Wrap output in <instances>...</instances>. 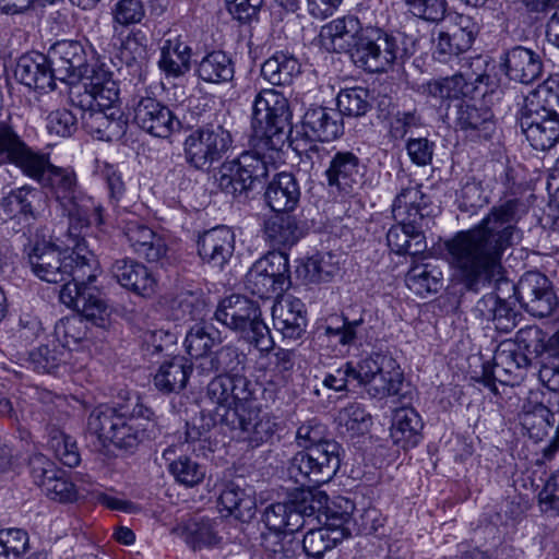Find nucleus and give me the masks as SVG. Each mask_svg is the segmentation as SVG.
<instances>
[{
    "label": "nucleus",
    "mask_w": 559,
    "mask_h": 559,
    "mask_svg": "<svg viewBox=\"0 0 559 559\" xmlns=\"http://www.w3.org/2000/svg\"><path fill=\"white\" fill-rule=\"evenodd\" d=\"M175 449L169 447L163 452V457L170 461L168 469L177 483L193 487L199 485L205 477V467L188 456H179L173 460Z\"/></svg>",
    "instance_id": "obj_45"
},
{
    "label": "nucleus",
    "mask_w": 559,
    "mask_h": 559,
    "mask_svg": "<svg viewBox=\"0 0 559 559\" xmlns=\"http://www.w3.org/2000/svg\"><path fill=\"white\" fill-rule=\"evenodd\" d=\"M386 241L389 248L396 254L416 255L427 248L423 226L406 221L389 229Z\"/></svg>",
    "instance_id": "obj_39"
},
{
    "label": "nucleus",
    "mask_w": 559,
    "mask_h": 559,
    "mask_svg": "<svg viewBox=\"0 0 559 559\" xmlns=\"http://www.w3.org/2000/svg\"><path fill=\"white\" fill-rule=\"evenodd\" d=\"M287 11L296 12L305 3L308 13L314 19L324 20L331 16L343 0H275Z\"/></svg>",
    "instance_id": "obj_60"
},
{
    "label": "nucleus",
    "mask_w": 559,
    "mask_h": 559,
    "mask_svg": "<svg viewBox=\"0 0 559 559\" xmlns=\"http://www.w3.org/2000/svg\"><path fill=\"white\" fill-rule=\"evenodd\" d=\"M265 201L274 212L294 211L300 200V188L293 174H277L267 185Z\"/></svg>",
    "instance_id": "obj_36"
},
{
    "label": "nucleus",
    "mask_w": 559,
    "mask_h": 559,
    "mask_svg": "<svg viewBox=\"0 0 559 559\" xmlns=\"http://www.w3.org/2000/svg\"><path fill=\"white\" fill-rule=\"evenodd\" d=\"M408 12L415 17L430 23H439L445 17L447 0H405Z\"/></svg>",
    "instance_id": "obj_62"
},
{
    "label": "nucleus",
    "mask_w": 559,
    "mask_h": 559,
    "mask_svg": "<svg viewBox=\"0 0 559 559\" xmlns=\"http://www.w3.org/2000/svg\"><path fill=\"white\" fill-rule=\"evenodd\" d=\"M337 424L341 433L350 437L364 435L371 425V416L361 404L350 403L340 411Z\"/></svg>",
    "instance_id": "obj_55"
},
{
    "label": "nucleus",
    "mask_w": 559,
    "mask_h": 559,
    "mask_svg": "<svg viewBox=\"0 0 559 559\" xmlns=\"http://www.w3.org/2000/svg\"><path fill=\"white\" fill-rule=\"evenodd\" d=\"M123 234L134 253L148 262H158L166 257L168 247L165 238L145 224L129 221L124 226Z\"/></svg>",
    "instance_id": "obj_28"
},
{
    "label": "nucleus",
    "mask_w": 559,
    "mask_h": 559,
    "mask_svg": "<svg viewBox=\"0 0 559 559\" xmlns=\"http://www.w3.org/2000/svg\"><path fill=\"white\" fill-rule=\"evenodd\" d=\"M246 357L239 353L238 348L233 345H226L216 350L214 354L209 355L195 365V370L200 374H210L213 372H221L215 376L207 384L206 389L218 378H228L234 380L236 378H247L240 371L245 368Z\"/></svg>",
    "instance_id": "obj_30"
},
{
    "label": "nucleus",
    "mask_w": 559,
    "mask_h": 559,
    "mask_svg": "<svg viewBox=\"0 0 559 559\" xmlns=\"http://www.w3.org/2000/svg\"><path fill=\"white\" fill-rule=\"evenodd\" d=\"M198 78L206 83L222 84L230 82L235 74L231 58L222 50L206 53L195 68Z\"/></svg>",
    "instance_id": "obj_41"
},
{
    "label": "nucleus",
    "mask_w": 559,
    "mask_h": 559,
    "mask_svg": "<svg viewBox=\"0 0 559 559\" xmlns=\"http://www.w3.org/2000/svg\"><path fill=\"white\" fill-rule=\"evenodd\" d=\"M502 60L507 75L513 81L531 84L542 74L540 56L523 46H515L508 50Z\"/></svg>",
    "instance_id": "obj_32"
},
{
    "label": "nucleus",
    "mask_w": 559,
    "mask_h": 559,
    "mask_svg": "<svg viewBox=\"0 0 559 559\" xmlns=\"http://www.w3.org/2000/svg\"><path fill=\"white\" fill-rule=\"evenodd\" d=\"M441 281V271L431 264L414 265L405 276L406 286L420 297L437 293L442 286Z\"/></svg>",
    "instance_id": "obj_44"
},
{
    "label": "nucleus",
    "mask_w": 559,
    "mask_h": 559,
    "mask_svg": "<svg viewBox=\"0 0 559 559\" xmlns=\"http://www.w3.org/2000/svg\"><path fill=\"white\" fill-rule=\"evenodd\" d=\"M304 135H296L292 140V146L301 158H307L311 164L320 162L321 152L324 148L314 143L333 141L343 134L344 126L341 112L326 107H314L306 111L302 120Z\"/></svg>",
    "instance_id": "obj_10"
},
{
    "label": "nucleus",
    "mask_w": 559,
    "mask_h": 559,
    "mask_svg": "<svg viewBox=\"0 0 559 559\" xmlns=\"http://www.w3.org/2000/svg\"><path fill=\"white\" fill-rule=\"evenodd\" d=\"M97 171L106 183L109 201L112 204H118L127 192V186L121 171L117 166L106 162L97 164Z\"/></svg>",
    "instance_id": "obj_64"
},
{
    "label": "nucleus",
    "mask_w": 559,
    "mask_h": 559,
    "mask_svg": "<svg viewBox=\"0 0 559 559\" xmlns=\"http://www.w3.org/2000/svg\"><path fill=\"white\" fill-rule=\"evenodd\" d=\"M300 63L292 53L276 51L261 66V75L273 85L290 84L300 73Z\"/></svg>",
    "instance_id": "obj_42"
},
{
    "label": "nucleus",
    "mask_w": 559,
    "mask_h": 559,
    "mask_svg": "<svg viewBox=\"0 0 559 559\" xmlns=\"http://www.w3.org/2000/svg\"><path fill=\"white\" fill-rule=\"evenodd\" d=\"M92 93L98 109H118L115 104L119 99V88L110 72L98 70L93 71L90 76Z\"/></svg>",
    "instance_id": "obj_52"
},
{
    "label": "nucleus",
    "mask_w": 559,
    "mask_h": 559,
    "mask_svg": "<svg viewBox=\"0 0 559 559\" xmlns=\"http://www.w3.org/2000/svg\"><path fill=\"white\" fill-rule=\"evenodd\" d=\"M10 163L17 166L23 174L39 181L40 183L44 180L48 168L52 166L49 163L47 155L32 151L24 142Z\"/></svg>",
    "instance_id": "obj_54"
},
{
    "label": "nucleus",
    "mask_w": 559,
    "mask_h": 559,
    "mask_svg": "<svg viewBox=\"0 0 559 559\" xmlns=\"http://www.w3.org/2000/svg\"><path fill=\"white\" fill-rule=\"evenodd\" d=\"M222 521L210 518H193L174 528L193 551L217 548L223 544Z\"/></svg>",
    "instance_id": "obj_26"
},
{
    "label": "nucleus",
    "mask_w": 559,
    "mask_h": 559,
    "mask_svg": "<svg viewBox=\"0 0 559 559\" xmlns=\"http://www.w3.org/2000/svg\"><path fill=\"white\" fill-rule=\"evenodd\" d=\"M53 336L67 350V348L76 346L86 338V322L79 314L62 318L55 325Z\"/></svg>",
    "instance_id": "obj_56"
},
{
    "label": "nucleus",
    "mask_w": 559,
    "mask_h": 559,
    "mask_svg": "<svg viewBox=\"0 0 559 559\" xmlns=\"http://www.w3.org/2000/svg\"><path fill=\"white\" fill-rule=\"evenodd\" d=\"M337 111L341 117H360L367 114L370 109L369 92L364 87H354L343 90L338 93L336 98Z\"/></svg>",
    "instance_id": "obj_57"
},
{
    "label": "nucleus",
    "mask_w": 559,
    "mask_h": 559,
    "mask_svg": "<svg viewBox=\"0 0 559 559\" xmlns=\"http://www.w3.org/2000/svg\"><path fill=\"white\" fill-rule=\"evenodd\" d=\"M67 356L64 346L52 340L31 352L29 359L36 371L50 373L66 362Z\"/></svg>",
    "instance_id": "obj_53"
},
{
    "label": "nucleus",
    "mask_w": 559,
    "mask_h": 559,
    "mask_svg": "<svg viewBox=\"0 0 559 559\" xmlns=\"http://www.w3.org/2000/svg\"><path fill=\"white\" fill-rule=\"evenodd\" d=\"M530 364L531 359L525 353L518 350L513 342H501L493 353L492 366L484 365L480 381L485 386L497 391L496 381L509 384L519 380Z\"/></svg>",
    "instance_id": "obj_16"
},
{
    "label": "nucleus",
    "mask_w": 559,
    "mask_h": 559,
    "mask_svg": "<svg viewBox=\"0 0 559 559\" xmlns=\"http://www.w3.org/2000/svg\"><path fill=\"white\" fill-rule=\"evenodd\" d=\"M134 121L142 130L162 139L180 128V121L171 110L150 96L141 97L135 104Z\"/></svg>",
    "instance_id": "obj_22"
},
{
    "label": "nucleus",
    "mask_w": 559,
    "mask_h": 559,
    "mask_svg": "<svg viewBox=\"0 0 559 559\" xmlns=\"http://www.w3.org/2000/svg\"><path fill=\"white\" fill-rule=\"evenodd\" d=\"M245 285L262 299L283 295L290 286L288 255L274 251L257 260L246 275Z\"/></svg>",
    "instance_id": "obj_14"
},
{
    "label": "nucleus",
    "mask_w": 559,
    "mask_h": 559,
    "mask_svg": "<svg viewBox=\"0 0 559 559\" xmlns=\"http://www.w3.org/2000/svg\"><path fill=\"white\" fill-rule=\"evenodd\" d=\"M94 281L66 284L60 290V300L69 308L81 312V317L97 326H105L109 318V308L99 290L92 286Z\"/></svg>",
    "instance_id": "obj_17"
},
{
    "label": "nucleus",
    "mask_w": 559,
    "mask_h": 559,
    "mask_svg": "<svg viewBox=\"0 0 559 559\" xmlns=\"http://www.w3.org/2000/svg\"><path fill=\"white\" fill-rule=\"evenodd\" d=\"M519 123L535 150H549L559 141V96L550 82L525 98Z\"/></svg>",
    "instance_id": "obj_6"
},
{
    "label": "nucleus",
    "mask_w": 559,
    "mask_h": 559,
    "mask_svg": "<svg viewBox=\"0 0 559 559\" xmlns=\"http://www.w3.org/2000/svg\"><path fill=\"white\" fill-rule=\"evenodd\" d=\"M261 539L263 559H297L299 542L293 534L267 532Z\"/></svg>",
    "instance_id": "obj_48"
},
{
    "label": "nucleus",
    "mask_w": 559,
    "mask_h": 559,
    "mask_svg": "<svg viewBox=\"0 0 559 559\" xmlns=\"http://www.w3.org/2000/svg\"><path fill=\"white\" fill-rule=\"evenodd\" d=\"M214 317L240 340L260 352L273 348L270 329L263 321L260 306L255 301L242 295H231L219 302Z\"/></svg>",
    "instance_id": "obj_7"
},
{
    "label": "nucleus",
    "mask_w": 559,
    "mask_h": 559,
    "mask_svg": "<svg viewBox=\"0 0 559 559\" xmlns=\"http://www.w3.org/2000/svg\"><path fill=\"white\" fill-rule=\"evenodd\" d=\"M233 135L222 124H205L193 130L183 142L187 164L197 170H209L233 146Z\"/></svg>",
    "instance_id": "obj_12"
},
{
    "label": "nucleus",
    "mask_w": 559,
    "mask_h": 559,
    "mask_svg": "<svg viewBox=\"0 0 559 559\" xmlns=\"http://www.w3.org/2000/svg\"><path fill=\"white\" fill-rule=\"evenodd\" d=\"M40 488L49 499L59 502H72L76 498L74 484L69 479L66 472L60 468L58 475L45 480Z\"/></svg>",
    "instance_id": "obj_61"
},
{
    "label": "nucleus",
    "mask_w": 559,
    "mask_h": 559,
    "mask_svg": "<svg viewBox=\"0 0 559 559\" xmlns=\"http://www.w3.org/2000/svg\"><path fill=\"white\" fill-rule=\"evenodd\" d=\"M342 325L337 328L326 326L325 334L335 338L336 343L343 346L362 344L368 340V326L365 321V312L357 319H349L342 316Z\"/></svg>",
    "instance_id": "obj_49"
},
{
    "label": "nucleus",
    "mask_w": 559,
    "mask_h": 559,
    "mask_svg": "<svg viewBox=\"0 0 559 559\" xmlns=\"http://www.w3.org/2000/svg\"><path fill=\"white\" fill-rule=\"evenodd\" d=\"M127 418L129 421L139 423L140 430L146 435V439L148 440H155L160 435V428L155 413L144 405L140 399L135 400L131 412H127Z\"/></svg>",
    "instance_id": "obj_63"
},
{
    "label": "nucleus",
    "mask_w": 559,
    "mask_h": 559,
    "mask_svg": "<svg viewBox=\"0 0 559 559\" xmlns=\"http://www.w3.org/2000/svg\"><path fill=\"white\" fill-rule=\"evenodd\" d=\"M120 424L121 425L117 427L118 429L115 430V436L110 442V444L116 448L132 451L146 439V435L140 430V424L128 420L126 409L120 419Z\"/></svg>",
    "instance_id": "obj_59"
},
{
    "label": "nucleus",
    "mask_w": 559,
    "mask_h": 559,
    "mask_svg": "<svg viewBox=\"0 0 559 559\" xmlns=\"http://www.w3.org/2000/svg\"><path fill=\"white\" fill-rule=\"evenodd\" d=\"M326 509L324 526H311L314 523L312 522L304 536L302 549L308 557L322 558L326 551L350 535L352 514L347 508L341 513L331 508Z\"/></svg>",
    "instance_id": "obj_15"
},
{
    "label": "nucleus",
    "mask_w": 559,
    "mask_h": 559,
    "mask_svg": "<svg viewBox=\"0 0 559 559\" xmlns=\"http://www.w3.org/2000/svg\"><path fill=\"white\" fill-rule=\"evenodd\" d=\"M219 342V332L213 325L195 324L187 333L185 346L188 354L200 362L209 357L206 354Z\"/></svg>",
    "instance_id": "obj_47"
},
{
    "label": "nucleus",
    "mask_w": 559,
    "mask_h": 559,
    "mask_svg": "<svg viewBox=\"0 0 559 559\" xmlns=\"http://www.w3.org/2000/svg\"><path fill=\"white\" fill-rule=\"evenodd\" d=\"M47 444L60 462L69 467L79 465L81 457L75 440L59 427L47 425Z\"/></svg>",
    "instance_id": "obj_50"
},
{
    "label": "nucleus",
    "mask_w": 559,
    "mask_h": 559,
    "mask_svg": "<svg viewBox=\"0 0 559 559\" xmlns=\"http://www.w3.org/2000/svg\"><path fill=\"white\" fill-rule=\"evenodd\" d=\"M340 449L338 443H328L296 453L287 466L288 478L300 487L329 481L340 468Z\"/></svg>",
    "instance_id": "obj_11"
},
{
    "label": "nucleus",
    "mask_w": 559,
    "mask_h": 559,
    "mask_svg": "<svg viewBox=\"0 0 559 559\" xmlns=\"http://www.w3.org/2000/svg\"><path fill=\"white\" fill-rule=\"evenodd\" d=\"M287 98L275 90L257 94L252 108V136L254 152H245L238 158L226 160L218 169L217 186L234 198L247 194L255 181L265 178L269 167L263 151H280L289 126Z\"/></svg>",
    "instance_id": "obj_2"
},
{
    "label": "nucleus",
    "mask_w": 559,
    "mask_h": 559,
    "mask_svg": "<svg viewBox=\"0 0 559 559\" xmlns=\"http://www.w3.org/2000/svg\"><path fill=\"white\" fill-rule=\"evenodd\" d=\"M112 277L126 289L143 297L156 292L157 280L143 263L131 259H117L110 269Z\"/></svg>",
    "instance_id": "obj_25"
},
{
    "label": "nucleus",
    "mask_w": 559,
    "mask_h": 559,
    "mask_svg": "<svg viewBox=\"0 0 559 559\" xmlns=\"http://www.w3.org/2000/svg\"><path fill=\"white\" fill-rule=\"evenodd\" d=\"M41 185L49 190L68 217L67 228L57 226L53 229V237L62 245L78 246L82 235L92 225L103 224V206L82 191L71 167L50 166Z\"/></svg>",
    "instance_id": "obj_4"
},
{
    "label": "nucleus",
    "mask_w": 559,
    "mask_h": 559,
    "mask_svg": "<svg viewBox=\"0 0 559 559\" xmlns=\"http://www.w3.org/2000/svg\"><path fill=\"white\" fill-rule=\"evenodd\" d=\"M485 80H489V76L472 73L468 70L461 71L452 76L430 80L421 84L420 92L436 99L459 98L473 93L476 84L483 83Z\"/></svg>",
    "instance_id": "obj_29"
},
{
    "label": "nucleus",
    "mask_w": 559,
    "mask_h": 559,
    "mask_svg": "<svg viewBox=\"0 0 559 559\" xmlns=\"http://www.w3.org/2000/svg\"><path fill=\"white\" fill-rule=\"evenodd\" d=\"M50 63L61 82L74 84L87 74L86 53L81 43L61 40L48 50Z\"/></svg>",
    "instance_id": "obj_20"
},
{
    "label": "nucleus",
    "mask_w": 559,
    "mask_h": 559,
    "mask_svg": "<svg viewBox=\"0 0 559 559\" xmlns=\"http://www.w3.org/2000/svg\"><path fill=\"white\" fill-rule=\"evenodd\" d=\"M404 374L394 358L380 353L358 360V386L372 399L399 395Z\"/></svg>",
    "instance_id": "obj_13"
},
{
    "label": "nucleus",
    "mask_w": 559,
    "mask_h": 559,
    "mask_svg": "<svg viewBox=\"0 0 559 559\" xmlns=\"http://www.w3.org/2000/svg\"><path fill=\"white\" fill-rule=\"evenodd\" d=\"M307 277L312 283L329 282L340 272L338 262L331 253H319L305 264Z\"/></svg>",
    "instance_id": "obj_58"
},
{
    "label": "nucleus",
    "mask_w": 559,
    "mask_h": 559,
    "mask_svg": "<svg viewBox=\"0 0 559 559\" xmlns=\"http://www.w3.org/2000/svg\"><path fill=\"white\" fill-rule=\"evenodd\" d=\"M412 55L404 35L389 34L380 28L367 27L358 46L352 52V61L371 73L386 72Z\"/></svg>",
    "instance_id": "obj_8"
},
{
    "label": "nucleus",
    "mask_w": 559,
    "mask_h": 559,
    "mask_svg": "<svg viewBox=\"0 0 559 559\" xmlns=\"http://www.w3.org/2000/svg\"><path fill=\"white\" fill-rule=\"evenodd\" d=\"M538 378L550 392H531L527 403L523 406L525 421H527L528 416L533 415L540 418L550 428L555 424V412L559 411V361L543 362Z\"/></svg>",
    "instance_id": "obj_18"
},
{
    "label": "nucleus",
    "mask_w": 559,
    "mask_h": 559,
    "mask_svg": "<svg viewBox=\"0 0 559 559\" xmlns=\"http://www.w3.org/2000/svg\"><path fill=\"white\" fill-rule=\"evenodd\" d=\"M392 213L400 222L406 221L424 227L429 211L427 199L419 187L409 185L402 189L392 204Z\"/></svg>",
    "instance_id": "obj_35"
},
{
    "label": "nucleus",
    "mask_w": 559,
    "mask_h": 559,
    "mask_svg": "<svg viewBox=\"0 0 559 559\" xmlns=\"http://www.w3.org/2000/svg\"><path fill=\"white\" fill-rule=\"evenodd\" d=\"M365 29L357 16L348 14L328 23L323 27V35L331 40L334 51L347 52L352 58Z\"/></svg>",
    "instance_id": "obj_33"
},
{
    "label": "nucleus",
    "mask_w": 559,
    "mask_h": 559,
    "mask_svg": "<svg viewBox=\"0 0 559 559\" xmlns=\"http://www.w3.org/2000/svg\"><path fill=\"white\" fill-rule=\"evenodd\" d=\"M423 421L412 407H402L394 412L390 428L391 438L403 449L417 445L421 439Z\"/></svg>",
    "instance_id": "obj_38"
},
{
    "label": "nucleus",
    "mask_w": 559,
    "mask_h": 559,
    "mask_svg": "<svg viewBox=\"0 0 559 559\" xmlns=\"http://www.w3.org/2000/svg\"><path fill=\"white\" fill-rule=\"evenodd\" d=\"M329 497L320 490H302L295 499L270 504L263 521L269 532L294 534L312 522L320 521V512L326 507Z\"/></svg>",
    "instance_id": "obj_9"
},
{
    "label": "nucleus",
    "mask_w": 559,
    "mask_h": 559,
    "mask_svg": "<svg viewBox=\"0 0 559 559\" xmlns=\"http://www.w3.org/2000/svg\"><path fill=\"white\" fill-rule=\"evenodd\" d=\"M48 55L33 52L19 58L14 75L25 86L39 91H52L57 74Z\"/></svg>",
    "instance_id": "obj_24"
},
{
    "label": "nucleus",
    "mask_w": 559,
    "mask_h": 559,
    "mask_svg": "<svg viewBox=\"0 0 559 559\" xmlns=\"http://www.w3.org/2000/svg\"><path fill=\"white\" fill-rule=\"evenodd\" d=\"M235 250V235L227 226H217L204 231L198 240V254L203 263L222 270Z\"/></svg>",
    "instance_id": "obj_23"
},
{
    "label": "nucleus",
    "mask_w": 559,
    "mask_h": 559,
    "mask_svg": "<svg viewBox=\"0 0 559 559\" xmlns=\"http://www.w3.org/2000/svg\"><path fill=\"white\" fill-rule=\"evenodd\" d=\"M274 328L285 338H300L307 326L306 309L304 302L294 297H286L276 302L272 309Z\"/></svg>",
    "instance_id": "obj_31"
},
{
    "label": "nucleus",
    "mask_w": 559,
    "mask_h": 559,
    "mask_svg": "<svg viewBox=\"0 0 559 559\" xmlns=\"http://www.w3.org/2000/svg\"><path fill=\"white\" fill-rule=\"evenodd\" d=\"M85 235L86 233L82 235L75 247H67L53 236L56 243L36 242L28 253L33 273L41 281L53 284L95 281L97 262L94 254L85 250Z\"/></svg>",
    "instance_id": "obj_5"
},
{
    "label": "nucleus",
    "mask_w": 559,
    "mask_h": 559,
    "mask_svg": "<svg viewBox=\"0 0 559 559\" xmlns=\"http://www.w3.org/2000/svg\"><path fill=\"white\" fill-rule=\"evenodd\" d=\"M513 288L520 304L535 317H548L558 306L550 282L539 272L525 273Z\"/></svg>",
    "instance_id": "obj_19"
},
{
    "label": "nucleus",
    "mask_w": 559,
    "mask_h": 559,
    "mask_svg": "<svg viewBox=\"0 0 559 559\" xmlns=\"http://www.w3.org/2000/svg\"><path fill=\"white\" fill-rule=\"evenodd\" d=\"M35 197L36 193L33 189L19 188L3 197L0 206L8 218H20L29 222L35 218L32 206Z\"/></svg>",
    "instance_id": "obj_51"
},
{
    "label": "nucleus",
    "mask_w": 559,
    "mask_h": 559,
    "mask_svg": "<svg viewBox=\"0 0 559 559\" xmlns=\"http://www.w3.org/2000/svg\"><path fill=\"white\" fill-rule=\"evenodd\" d=\"M218 502L229 514L241 521H247L254 514V499L235 484H228L225 487L219 495Z\"/></svg>",
    "instance_id": "obj_46"
},
{
    "label": "nucleus",
    "mask_w": 559,
    "mask_h": 559,
    "mask_svg": "<svg viewBox=\"0 0 559 559\" xmlns=\"http://www.w3.org/2000/svg\"><path fill=\"white\" fill-rule=\"evenodd\" d=\"M123 412V407L97 406L87 417L86 436L95 438L103 448L109 447L115 436V430L118 429V425H121L120 419Z\"/></svg>",
    "instance_id": "obj_37"
},
{
    "label": "nucleus",
    "mask_w": 559,
    "mask_h": 559,
    "mask_svg": "<svg viewBox=\"0 0 559 559\" xmlns=\"http://www.w3.org/2000/svg\"><path fill=\"white\" fill-rule=\"evenodd\" d=\"M192 365L181 356H176L160 365L154 376V385L164 393H177L186 388Z\"/></svg>",
    "instance_id": "obj_40"
},
{
    "label": "nucleus",
    "mask_w": 559,
    "mask_h": 559,
    "mask_svg": "<svg viewBox=\"0 0 559 559\" xmlns=\"http://www.w3.org/2000/svg\"><path fill=\"white\" fill-rule=\"evenodd\" d=\"M454 121L472 140H489L496 130L493 115L489 108L477 107L464 100L455 106Z\"/></svg>",
    "instance_id": "obj_27"
},
{
    "label": "nucleus",
    "mask_w": 559,
    "mask_h": 559,
    "mask_svg": "<svg viewBox=\"0 0 559 559\" xmlns=\"http://www.w3.org/2000/svg\"><path fill=\"white\" fill-rule=\"evenodd\" d=\"M255 391L257 384L248 378H218L205 392L214 406V423L229 429L235 438L251 448L267 442L276 427L274 418L253 403Z\"/></svg>",
    "instance_id": "obj_3"
},
{
    "label": "nucleus",
    "mask_w": 559,
    "mask_h": 559,
    "mask_svg": "<svg viewBox=\"0 0 559 559\" xmlns=\"http://www.w3.org/2000/svg\"><path fill=\"white\" fill-rule=\"evenodd\" d=\"M191 56L192 49L181 36L168 37L160 46L158 69L167 78H180L190 71Z\"/></svg>",
    "instance_id": "obj_34"
},
{
    "label": "nucleus",
    "mask_w": 559,
    "mask_h": 559,
    "mask_svg": "<svg viewBox=\"0 0 559 559\" xmlns=\"http://www.w3.org/2000/svg\"><path fill=\"white\" fill-rule=\"evenodd\" d=\"M524 205L508 200L495 206L475 227L456 233L445 242L449 263L459 284L478 293L502 277V255L518 245L522 230L518 228Z\"/></svg>",
    "instance_id": "obj_1"
},
{
    "label": "nucleus",
    "mask_w": 559,
    "mask_h": 559,
    "mask_svg": "<svg viewBox=\"0 0 559 559\" xmlns=\"http://www.w3.org/2000/svg\"><path fill=\"white\" fill-rule=\"evenodd\" d=\"M264 235L275 248H290L302 237V229L292 215L274 216L265 222Z\"/></svg>",
    "instance_id": "obj_43"
},
{
    "label": "nucleus",
    "mask_w": 559,
    "mask_h": 559,
    "mask_svg": "<svg viewBox=\"0 0 559 559\" xmlns=\"http://www.w3.org/2000/svg\"><path fill=\"white\" fill-rule=\"evenodd\" d=\"M328 186L343 195L354 194L362 182L360 159L348 151H338L330 159L325 169Z\"/></svg>",
    "instance_id": "obj_21"
}]
</instances>
